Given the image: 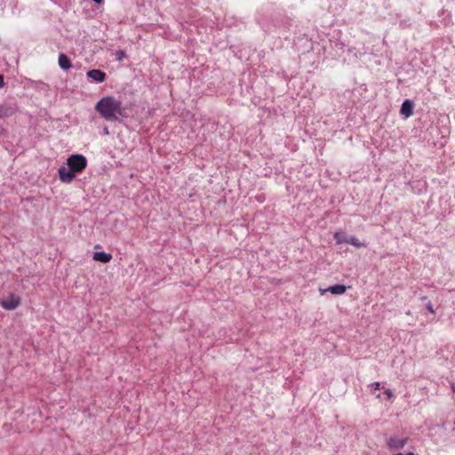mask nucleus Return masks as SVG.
Instances as JSON below:
<instances>
[{
    "instance_id": "obj_6",
    "label": "nucleus",
    "mask_w": 455,
    "mask_h": 455,
    "mask_svg": "<svg viewBox=\"0 0 455 455\" xmlns=\"http://www.w3.org/2000/svg\"><path fill=\"white\" fill-rule=\"evenodd\" d=\"M400 113L405 118H408L413 115V103L410 100H405L401 107Z\"/></svg>"
},
{
    "instance_id": "obj_13",
    "label": "nucleus",
    "mask_w": 455,
    "mask_h": 455,
    "mask_svg": "<svg viewBox=\"0 0 455 455\" xmlns=\"http://www.w3.org/2000/svg\"><path fill=\"white\" fill-rule=\"evenodd\" d=\"M427 309L432 313V314H435V310H434V307H433V305L429 302L427 305Z\"/></svg>"
},
{
    "instance_id": "obj_15",
    "label": "nucleus",
    "mask_w": 455,
    "mask_h": 455,
    "mask_svg": "<svg viewBox=\"0 0 455 455\" xmlns=\"http://www.w3.org/2000/svg\"><path fill=\"white\" fill-rule=\"evenodd\" d=\"M4 86V76L0 74V88Z\"/></svg>"
},
{
    "instance_id": "obj_4",
    "label": "nucleus",
    "mask_w": 455,
    "mask_h": 455,
    "mask_svg": "<svg viewBox=\"0 0 455 455\" xmlns=\"http://www.w3.org/2000/svg\"><path fill=\"white\" fill-rule=\"evenodd\" d=\"M17 112V107L12 103L0 104V119L12 116Z\"/></svg>"
},
{
    "instance_id": "obj_11",
    "label": "nucleus",
    "mask_w": 455,
    "mask_h": 455,
    "mask_svg": "<svg viewBox=\"0 0 455 455\" xmlns=\"http://www.w3.org/2000/svg\"><path fill=\"white\" fill-rule=\"evenodd\" d=\"M346 243H349L356 248L365 247V244L361 243L355 236H351L346 241Z\"/></svg>"
},
{
    "instance_id": "obj_19",
    "label": "nucleus",
    "mask_w": 455,
    "mask_h": 455,
    "mask_svg": "<svg viewBox=\"0 0 455 455\" xmlns=\"http://www.w3.org/2000/svg\"><path fill=\"white\" fill-rule=\"evenodd\" d=\"M452 390L455 393V385L454 384L452 385Z\"/></svg>"
},
{
    "instance_id": "obj_20",
    "label": "nucleus",
    "mask_w": 455,
    "mask_h": 455,
    "mask_svg": "<svg viewBox=\"0 0 455 455\" xmlns=\"http://www.w3.org/2000/svg\"><path fill=\"white\" fill-rule=\"evenodd\" d=\"M406 455H415L413 452H408Z\"/></svg>"
},
{
    "instance_id": "obj_12",
    "label": "nucleus",
    "mask_w": 455,
    "mask_h": 455,
    "mask_svg": "<svg viewBox=\"0 0 455 455\" xmlns=\"http://www.w3.org/2000/svg\"><path fill=\"white\" fill-rule=\"evenodd\" d=\"M334 239L336 240V243L338 244L339 243H346V241L347 240L346 237H345V235L344 233H341V232H336L334 234Z\"/></svg>"
},
{
    "instance_id": "obj_9",
    "label": "nucleus",
    "mask_w": 455,
    "mask_h": 455,
    "mask_svg": "<svg viewBox=\"0 0 455 455\" xmlns=\"http://www.w3.org/2000/svg\"><path fill=\"white\" fill-rule=\"evenodd\" d=\"M92 259L96 261L108 263L112 259V255L104 251H96L93 253Z\"/></svg>"
},
{
    "instance_id": "obj_3",
    "label": "nucleus",
    "mask_w": 455,
    "mask_h": 455,
    "mask_svg": "<svg viewBox=\"0 0 455 455\" xmlns=\"http://www.w3.org/2000/svg\"><path fill=\"white\" fill-rule=\"evenodd\" d=\"M20 304V298L15 294H10L9 297L1 301V306L7 310H13Z\"/></svg>"
},
{
    "instance_id": "obj_18",
    "label": "nucleus",
    "mask_w": 455,
    "mask_h": 455,
    "mask_svg": "<svg viewBox=\"0 0 455 455\" xmlns=\"http://www.w3.org/2000/svg\"><path fill=\"white\" fill-rule=\"evenodd\" d=\"M104 133L108 134V129L107 127L104 128Z\"/></svg>"
},
{
    "instance_id": "obj_17",
    "label": "nucleus",
    "mask_w": 455,
    "mask_h": 455,
    "mask_svg": "<svg viewBox=\"0 0 455 455\" xmlns=\"http://www.w3.org/2000/svg\"><path fill=\"white\" fill-rule=\"evenodd\" d=\"M4 129L0 125V136L4 133Z\"/></svg>"
},
{
    "instance_id": "obj_8",
    "label": "nucleus",
    "mask_w": 455,
    "mask_h": 455,
    "mask_svg": "<svg viewBox=\"0 0 455 455\" xmlns=\"http://www.w3.org/2000/svg\"><path fill=\"white\" fill-rule=\"evenodd\" d=\"M87 76L97 83H102L106 79V74L100 69H92L88 71Z\"/></svg>"
},
{
    "instance_id": "obj_7",
    "label": "nucleus",
    "mask_w": 455,
    "mask_h": 455,
    "mask_svg": "<svg viewBox=\"0 0 455 455\" xmlns=\"http://www.w3.org/2000/svg\"><path fill=\"white\" fill-rule=\"evenodd\" d=\"M347 291V286L344 284H336L333 286H330L327 289H320L321 294H324L326 291H330L334 295H341L344 294Z\"/></svg>"
},
{
    "instance_id": "obj_2",
    "label": "nucleus",
    "mask_w": 455,
    "mask_h": 455,
    "mask_svg": "<svg viewBox=\"0 0 455 455\" xmlns=\"http://www.w3.org/2000/svg\"><path fill=\"white\" fill-rule=\"evenodd\" d=\"M95 110L107 121H116L119 116H123L122 102L113 96H106L100 99L95 105Z\"/></svg>"
},
{
    "instance_id": "obj_1",
    "label": "nucleus",
    "mask_w": 455,
    "mask_h": 455,
    "mask_svg": "<svg viewBox=\"0 0 455 455\" xmlns=\"http://www.w3.org/2000/svg\"><path fill=\"white\" fill-rule=\"evenodd\" d=\"M68 167L61 166L58 170L60 180L64 183H70L76 173L82 172L87 166V159L83 155H71L67 159Z\"/></svg>"
},
{
    "instance_id": "obj_10",
    "label": "nucleus",
    "mask_w": 455,
    "mask_h": 455,
    "mask_svg": "<svg viewBox=\"0 0 455 455\" xmlns=\"http://www.w3.org/2000/svg\"><path fill=\"white\" fill-rule=\"evenodd\" d=\"M58 63L59 66L64 70H68L72 67L71 60L64 53H60L59 55Z\"/></svg>"
},
{
    "instance_id": "obj_14",
    "label": "nucleus",
    "mask_w": 455,
    "mask_h": 455,
    "mask_svg": "<svg viewBox=\"0 0 455 455\" xmlns=\"http://www.w3.org/2000/svg\"><path fill=\"white\" fill-rule=\"evenodd\" d=\"M384 393L387 395V399H390L393 396V393L390 389H387Z\"/></svg>"
},
{
    "instance_id": "obj_16",
    "label": "nucleus",
    "mask_w": 455,
    "mask_h": 455,
    "mask_svg": "<svg viewBox=\"0 0 455 455\" xmlns=\"http://www.w3.org/2000/svg\"><path fill=\"white\" fill-rule=\"evenodd\" d=\"M371 386L374 387L375 390L380 388V383L379 382H374Z\"/></svg>"
},
{
    "instance_id": "obj_5",
    "label": "nucleus",
    "mask_w": 455,
    "mask_h": 455,
    "mask_svg": "<svg viewBox=\"0 0 455 455\" xmlns=\"http://www.w3.org/2000/svg\"><path fill=\"white\" fill-rule=\"evenodd\" d=\"M407 438L391 437L387 441V446L391 450H400L404 447V445L407 443Z\"/></svg>"
}]
</instances>
